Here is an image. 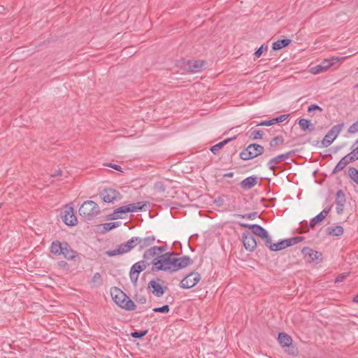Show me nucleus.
<instances>
[{
	"mask_svg": "<svg viewBox=\"0 0 358 358\" xmlns=\"http://www.w3.org/2000/svg\"><path fill=\"white\" fill-rule=\"evenodd\" d=\"M355 144H358V139L356 141Z\"/></svg>",
	"mask_w": 358,
	"mask_h": 358,
	"instance_id": "338daca9",
	"label": "nucleus"
},
{
	"mask_svg": "<svg viewBox=\"0 0 358 358\" xmlns=\"http://www.w3.org/2000/svg\"><path fill=\"white\" fill-rule=\"evenodd\" d=\"M103 280L101 274L98 272L95 273L92 278L91 285L94 287H99L102 285Z\"/></svg>",
	"mask_w": 358,
	"mask_h": 358,
	"instance_id": "c756f323",
	"label": "nucleus"
},
{
	"mask_svg": "<svg viewBox=\"0 0 358 358\" xmlns=\"http://www.w3.org/2000/svg\"><path fill=\"white\" fill-rule=\"evenodd\" d=\"M130 250H131L129 247V243L126 242L119 245L117 248L114 250H107L106 252V255H107L108 257H114L119 255H123L129 252Z\"/></svg>",
	"mask_w": 358,
	"mask_h": 358,
	"instance_id": "6ab92c4d",
	"label": "nucleus"
},
{
	"mask_svg": "<svg viewBox=\"0 0 358 358\" xmlns=\"http://www.w3.org/2000/svg\"><path fill=\"white\" fill-rule=\"evenodd\" d=\"M267 49H268V46L263 44L255 52V55L257 57H259L262 55V54L263 53V52L266 51Z\"/></svg>",
	"mask_w": 358,
	"mask_h": 358,
	"instance_id": "79ce46f5",
	"label": "nucleus"
},
{
	"mask_svg": "<svg viewBox=\"0 0 358 358\" xmlns=\"http://www.w3.org/2000/svg\"><path fill=\"white\" fill-rule=\"evenodd\" d=\"M62 218L64 222L69 226H75L78 222L77 217L73 213V208L69 205L65 206L64 210L62 213Z\"/></svg>",
	"mask_w": 358,
	"mask_h": 358,
	"instance_id": "9d476101",
	"label": "nucleus"
},
{
	"mask_svg": "<svg viewBox=\"0 0 358 358\" xmlns=\"http://www.w3.org/2000/svg\"><path fill=\"white\" fill-rule=\"evenodd\" d=\"M138 250H142L152 245L156 240L155 236L151 235L144 238L138 236Z\"/></svg>",
	"mask_w": 358,
	"mask_h": 358,
	"instance_id": "412c9836",
	"label": "nucleus"
},
{
	"mask_svg": "<svg viewBox=\"0 0 358 358\" xmlns=\"http://www.w3.org/2000/svg\"><path fill=\"white\" fill-rule=\"evenodd\" d=\"M355 88H358V83L355 86Z\"/></svg>",
	"mask_w": 358,
	"mask_h": 358,
	"instance_id": "69168bd1",
	"label": "nucleus"
},
{
	"mask_svg": "<svg viewBox=\"0 0 358 358\" xmlns=\"http://www.w3.org/2000/svg\"><path fill=\"white\" fill-rule=\"evenodd\" d=\"M314 110H319L320 112H322V108L316 104H312L308 106V113H311L312 111H314Z\"/></svg>",
	"mask_w": 358,
	"mask_h": 358,
	"instance_id": "09e8293b",
	"label": "nucleus"
},
{
	"mask_svg": "<svg viewBox=\"0 0 358 358\" xmlns=\"http://www.w3.org/2000/svg\"><path fill=\"white\" fill-rule=\"evenodd\" d=\"M62 255L68 260H74L78 257V252L73 250L66 242H64Z\"/></svg>",
	"mask_w": 358,
	"mask_h": 358,
	"instance_id": "5701e85b",
	"label": "nucleus"
},
{
	"mask_svg": "<svg viewBox=\"0 0 358 358\" xmlns=\"http://www.w3.org/2000/svg\"><path fill=\"white\" fill-rule=\"evenodd\" d=\"M148 289H151L152 293L157 297L162 296L167 289L166 287H162L157 281L152 280L148 282Z\"/></svg>",
	"mask_w": 358,
	"mask_h": 358,
	"instance_id": "f3484780",
	"label": "nucleus"
},
{
	"mask_svg": "<svg viewBox=\"0 0 358 358\" xmlns=\"http://www.w3.org/2000/svg\"><path fill=\"white\" fill-rule=\"evenodd\" d=\"M338 61V58L332 57L331 59H324L321 63L320 65L322 66V68L324 71L327 70L329 67H331L334 64L337 62Z\"/></svg>",
	"mask_w": 358,
	"mask_h": 358,
	"instance_id": "7c9ffc66",
	"label": "nucleus"
},
{
	"mask_svg": "<svg viewBox=\"0 0 358 358\" xmlns=\"http://www.w3.org/2000/svg\"><path fill=\"white\" fill-rule=\"evenodd\" d=\"M205 64V61L203 60H189L185 64V68L189 72L195 73L200 72Z\"/></svg>",
	"mask_w": 358,
	"mask_h": 358,
	"instance_id": "dca6fc26",
	"label": "nucleus"
},
{
	"mask_svg": "<svg viewBox=\"0 0 358 358\" xmlns=\"http://www.w3.org/2000/svg\"><path fill=\"white\" fill-rule=\"evenodd\" d=\"M323 71H324V70L323 69V68H322V66L320 65V64L311 68V69H310V72L313 74H318Z\"/></svg>",
	"mask_w": 358,
	"mask_h": 358,
	"instance_id": "de8ad7c7",
	"label": "nucleus"
},
{
	"mask_svg": "<svg viewBox=\"0 0 358 358\" xmlns=\"http://www.w3.org/2000/svg\"><path fill=\"white\" fill-rule=\"evenodd\" d=\"M327 233L331 236H339L343 234V228L340 225L329 227L327 229Z\"/></svg>",
	"mask_w": 358,
	"mask_h": 358,
	"instance_id": "bb28decb",
	"label": "nucleus"
},
{
	"mask_svg": "<svg viewBox=\"0 0 358 358\" xmlns=\"http://www.w3.org/2000/svg\"><path fill=\"white\" fill-rule=\"evenodd\" d=\"M290 43L291 40L289 39L278 40L273 43L272 48L274 50H278L287 46Z\"/></svg>",
	"mask_w": 358,
	"mask_h": 358,
	"instance_id": "c85d7f7f",
	"label": "nucleus"
},
{
	"mask_svg": "<svg viewBox=\"0 0 358 358\" xmlns=\"http://www.w3.org/2000/svg\"><path fill=\"white\" fill-rule=\"evenodd\" d=\"M346 202L345 195L341 189L336 192L335 203L336 205V213L341 215L343 212L344 206Z\"/></svg>",
	"mask_w": 358,
	"mask_h": 358,
	"instance_id": "a211bd4d",
	"label": "nucleus"
},
{
	"mask_svg": "<svg viewBox=\"0 0 358 358\" xmlns=\"http://www.w3.org/2000/svg\"><path fill=\"white\" fill-rule=\"evenodd\" d=\"M266 245L268 247L271 251L276 252L290 246V241L288 240V238L282 240L276 243H273L271 241V243H266Z\"/></svg>",
	"mask_w": 358,
	"mask_h": 358,
	"instance_id": "4be33fe9",
	"label": "nucleus"
},
{
	"mask_svg": "<svg viewBox=\"0 0 358 358\" xmlns=\"http://www.w3.org/2000/svg\"><path fill=\"white\" fill-rule=\"evenodd\" d=\"M106 166L110 167V168H113L115 170H117V171H121V166H119V165H117V164H108Z\"/></svg>",
	"mask_w": 358,
	"mask_h": 358,
	"instance_id": "6e6d98bb",
	"label": "nucleus"
},
{
	"mask_svg": "<svg viewBox=\"0 0 358 358\" xmlns=\"http://www.w3.org/2000/svg\"><path fill=\"white\" fill-rule=\"evenodd\" d=\"M127 243H129V247L130 250H132L136 245H138V236L132 237L131 239L127 241Z\"/></svg>",
	"mask_w": 358,
	"mask_h": 358,
	"instance_id": "58836bf2",
	"label": "nucleus"
},
{
	"mask_svg": "<svg viewBox=\"0 0 358 358\" xmlns=\"http://www.w3.org/2000/svg\"><path fill=\"white\" fill-rule=\"evenodd\" d=\"M143 308H141V309L139 310V311H138V312H139V313H141V312H143Z\"/></svg>",
	"mask_w": 358,
	"mask_h": 358,
	"instance_id": "0e129e2a",
	"label": "nucleus"
},
{
	"mask_svg": "<svg viewBox=\"0 0 358 358\" xmlns=\"http://www.w3.org/2000/svg\"><path fill=\"white\" fill-rule=\"evenodd\" d=\"M264 148L257 143H251L240 153V157L243 160L254 159L264 153Z\"/></svg>",
	"mask_w": 358,
	"mask_h": 358,
	"instance_id": "39448f33",
	"label": "nucleus"
},
{
	"mask_svg": "<svg viewBox=\"0 0 358 358\" xmlns=\"http://www.w3.org/2000/svg\"><path fill=\"white\" fill-rule=\"evenodd\" d=\"M201 280V275L197 272H192L184 278L180 282L182 289H189L195 286Z\"/></svg>",
	"mask_w": 358,
	"mask_h": 358,
	"instance_id": "1a4fd4ad",
	"label": "nucleus"
},
{
	"mask_svg": "<svg viewBox=\"0 0 358 358\" xmlns=\"http://www.w3.org/2000/svg\"><path fill=\"white\" fill-rule=\"evenodd\" d=\"M143 262H146L148 266L152 264V271H164L175 272L193 264V260L189 256L178 257L175 252H166L158 256L153 247L147 249L143 255Z\"/></svg>",
	"mask_w": 358,
	"mask_h": 358,
	"instance_id": "f257e3e1",
	"label": "nucleus"
},
{
	"mask_svg": "<svg viewBox=\"0 0 358 358\" xmlns=\"http://www.w3.org/2000/svg\"><path fill=\"white\" fill-rule=\"evenodd\" d=\"M222 199L220 197L217 200H215L216 203H219V205H221L222 203Z\"/></svg>",
	"mask_w": 358,
	"mask_h": 358,
	"instance_id": "052dcab7",
	"label": "nucleus"
},
{
	"mask_svg": "<svg viewBox=\"0 0 358 358\" xmlns=\"http://www.w3.org/2000/svg\"><path fill=\"white\" fill-rule=\"evenodd\" d=\"M119 226V222H109L104 224V229L107 231H109Z\"/></svg>",
	"mask_w": 358,
	"mask_h": 358,
	"instance_id": "a18cd8bd",
	"label": "nucleus"
},
{
	"mask_svg": "<svg viewBox=\"0 0 358 358\" xmlns=\"http://www.w3.org/2000/svg\"><path fill=\"white\" fill-rule=\"evenodd\" d=\"M136 301L138 303H141L142 304H144L146 303V299L144 296L139 297L136 299Z\"/></svg>",
	"mask_w": 358,
	"mask_h": 358,
	"instance_id": "4d7b16f0",
	"label": "nucleus"
},
{
	"mask_svg": "<svg viewBox=\"0 0 358 358\" xmlns=\"http://www.w3.org/2000/svg\"><path fill=\"white\" fill-rule=\"evenodd\" d=\"M348 133L355 134L358 132V120L353 123L348 129Z\"/></svg>",
	"mask_w": 358,
	"mask_h": 358,
	"instance_id": "c03bdc74",
	"label": "nucleus"
},
{
	"mask_svg": "<svg viewBox=\"0 0 358 358\" xmlns=\"http://www.w3.org/2000/svg\"><path fill=\"white\" fill-rule=\"evenodd\" d=\"M304 237L303 236H295L291 238H288V240L290 241V246L302 241Z\"/></svg>",
	"mask_w": 358,
	"mask_h": 358,
	"instance_id": "49530a36",
	"label": "nucleus"
},
{
	"mask_svg": "<svg viewBox=\"0 0 358 358\" xmlns=\"http://www.w3.org/2000/svg\"><path fill=\"white\" fill-rule=\"evenodd\" d=\"M154 250L156 251L158 256L164 255V252L166 250V246L162 245V246H153Z\"/></svg>",
	"mask_w": 358,
	"mask_h": 358,
	"instance_id": "37998d69",
	"label": "nucleus"
},
{
	"mask_svg": "<svg viewBox=\"0 0 358 358\" xmlns=\"http://www.w3.org/2000/svg\"><path fill=\"white\" fill-rule=\"evenodd\" d=\"M148 333L147 330L144 331H135L131 334V337L135 338H141Z\"/></svg>",
	"mask_w": 358,
	"mask_h": 358,
	"instance_id": "4c0bfd02",
	"label": "nucleus"
},
{
	"mask_svg": "<svg viewBox=\"0 0 358 358\" xmlns=\"http://www.w3.org/2000/svg\"><path fill=\"white\" fill-rule=\"evenodd\" d=\"M59 264H60V266H65L67 264H66V262L62 261V262H59Z\"/></svg>",
	"mask_w": 358,
	"mask_h": 358,
	"instance_id": "e2e57ef3",
	"label": "nucleus"
},
{
	"mask_svg": "<svg viewBox=\"0 0 358 358\" xmlns=\"http://www.w3.org/2000/svg\"><path fill=\"white\" fill-rule=\"evenodd\" d=\"M234 139H236V136L222 141V142L212 146L210 150L213 154L216 155L220 149H222L226 144Z\"/></svg>",
	"mask_w": 358,
	"mask_h": 358,
	"instance_id": "a878e982",
	"label": "nucleus"
},
{
	"mask_svg": "<svg viewBox=\"0 0 358 358\" xmlns=\"http://www.w3.org/2000/svg\"><path fill=\"white\" fill-rule=\"evenodd\" d=\"M348 176L356 184L358 185V170L354 167H350L348 169Z\"/></svg>",
	"mask_w": 358,
	"mask_h": 358,
	"instance_id": "473e14b6",
	"label": "nucleus"
},
{
	"mask_svg": "<svg viewBox=\"0 0 358 358\" xmlns=\"http://www.w3.org/2000/svg\"><path fill=\"white\" fill-rule=\"evenodd\" d=\"M243 243L248 251H253L257 248V241L254 235L250 232L243 233Z\"/></svg>",
	"mask_w": 358,
	"mask_h": 358,
	"instance_id": "4468645a",
	"label": "nucleus"
},
{
	"mask_svg": "<svg viewBox=\"0 0 358 358\" xmlns=\"http://www.w3.org/2000/svg\"><path fill=\"white\" fill-rule=\"evenodd\" d=\"M64 242L61 243L59 241H53L50 246V252L55 255H62Z\"/></svg>",
	"mask_w": 358,
	"mask_h": 358,
	"instance_id": "393cba45",
	"label": "nucleus"
},
{
	"mask_svg": "<svg viewBox=\"0 0 358 358\" xmlns=\"http://www.w3.org/2000/svg\"><path fill=\"white\" fill-rule=\"evenodd\" d=\"M169 310H170L169 306L167 304L164 305L162 307L154 308L152 309V310L155 313H167L169 312Z\"/></svg>",
	"mask_w": 358,
	"mask_h": 358,
	"instance_id": "e433bc0d",
	"label": "nucleus"
},
{
	"mask_svg": "<svg viewBox=\"0 0 358 358\" xmlns=\"http://www.w3.org/2000/svg\"><path fill=\"white\" fill-rule=\"evenodd\" d=\"M111 296L114 302L122 309L131 311L136 308L134 302L118 288L115 287L111 291Z\"/></svg>",
	"mask_w": 358,
	"mask_h": 358,
	"instance_id": "7ed1b4c3",
	"label": "nucleus"
},
{
	"mask_svg": "<svg viewBox=\"0 0 358 358\" xmlns=\"http://www.w3.org/2000/svg\"><path fill=\"white\" fill-rule=\"evenodd\" d=\"M331 206L324 208V210L322 212H320L317 215L314 217L310 220V222L308 224V227L310 228H314L317 224L323 221L325 219V217L327 216V215L329 213V212L331 211Z\"/></svg>",
	"mask_w": 358,
	"mask_h": 358,
	"instance_id": "aec40b11",
	"label": "nucleus"
},
{
	"mask_svg": "<svg viewBox=\"0 0 358 358\" xmlns=\"http://www.w3.org/2000/svg\"><path fill=\"white\" fill-rule=\"evenodd\" d=\"M61 174H62V171L58 170V171H56L54 173L51 174L50 176L52 178H55L56 176H61Z\"/></svg>",
	"mask_w": 358,
	"mask_h": 358,
	"instance_id": "13d9d810",
	"label": "nucleus"
},
{
	"mask_svg": "<svg viewBox=\"0 0 358 358\" xmlns=\"http://www.w3.org/2000/svg\"><path fill=\"white\" fill-rule=\"evenodd\" d=\"M154 189L158 192H164L166 190V187L162 182L159 181L155 183Z\"/></svg>",
	"mask_w": 358,
	"mask_h": 358,
	"instance_id": "ea45409f",
	"label": "nucleus"
},
{
	"mask_svg": "<svg viewBox=\"0 0 358 358\" xmlns=\"http://www.w3.org/2000/svg\"><path fill=\"white\" fill-rule=\"evenodd\" d=\"M278 340L279 343L282 348H289V354L295 355L296 349L292 346V338L285 333H280L278 334Z\"/></svg>",
	"mask_w": 358,
	"mask_h": 358,
	"instance_id": "f8f14e48",
	"label": "nucleus"
},
{
	"mask_svg": "<svg viewBox=\"0 0 358 358\" xmlns=\"http://www.w3.org/2000/svg\"><path fill=\"white\" fill-rule=\"evenodd\" d=\"M343 127V123L336 124L331 127V129L328 131V133L324 137L322 143L324 147L329 146L333 141L336 139L338 135L342 130Z\"/></svg>",
	"mask_w": 358,
	"mask_h": 358,
	"instance_id": "6e6552de",
	"label": "nucleus"
},
{
	"mask_svg": "<svg viewBox=\"0 0 358 358\" xmlns=\"http://www.w3.org/2000/svg\"><path fill=\"white\" fill-rule=\"evenodd\" d=\"M264 136V131L262 130H253L251 131L250 137L253 140L262 139Z\"/></svg>",
	"mask_w": 358,
	"mask_h": 358,
	"instance_id": "f704fd0d",
	"label": "nucleus"
},
{
	"mask_svg": "<svg viewBox=\"0 0 358 358\" xmlns=\"http://www.w3.org/2000/svg\"><path fill=\"white\" fill-rule=\"evenodd\" d=\"M348 275H349L348 273H343L340 274L336 278L335 282L338 283V282H343L348 277Z\"/></svg>",
	"mask_w": 358,
	"mask_h": 358,
	"instance_id": "8fccbe9b",
	"label": "nucleus"
},
{
	"mask_svg": "<svg viewBox=\"0 0 358 358\" xmlns=\"http://www.w3.org/2000/svg\"><path fill=\"white\" fill-rule=\"evenodd\" d=\"M145 205L146 202L139 201L119 207L108 216V219L110 220L122 219L124 217V214L142 210Z\"/></svg>",
	"mask_w": 358,
	"mask_h": 358,
	"instance_id": "f03ea898",
	"label": "nucleus"
},
{
	"mask_svg": "<svg viewBox=\"0 0 358 358\" xmlns=\"http://www.w3.org/2000/svg\"><path fill=\"white\" fill-rule=\"evenodd\" d=\"M284 138L282 136H278L271 139L269 143L271 148H275L280 145L283 144Z\"/></svg>",
	"mask_w": 358,
	"mask_h": 358,
	"instance_id": "2f4dec72",
	"label": "nucleus"
},
{
	"mask_svg": "<svg viewBox=\"0 0 358 358\" xmlns=\"http://www.w3.org/2000/svg\"><path fill=\"white\" fill-rule=\"evenodd\" d=\"M346 162L342 158L335 166L333 173H336L345 168L347 166Z\"/></svg>",
	"mask_w": 358,
	"mask_h": 358,
	"instance_id": "72a5a7b5",
	"label": "nucleus"
},
{
	"mask_svg": "<svg viewBox=\"0 0 358 358\" xmlns=\"http://www.w3.org/2000/svg\"><path fill=\"white\" fill-rule=\"evenodd\" d=\"M299 125L303 131H313L315 129L314 125L310 122V121L304 118L299 120Z\"/></svg>",
	"mask_w": 358,
	"mask_h": 358,
	"instance_id": "cd10ccee",
	"label": "nucleus"
},
{
	"mask_svg": "<svg viewBox=\"0 0 358 358\" xmlns=\"http://www.w3.org/2000/svg\"><path fill=\"white\" fill-rule=\"evenodd\" d=\"M239 225L244 228H248L252 230V234L257 235L264 240L265 245L271 243V238L268 235V231L259 224H250L246 223H239Z\"/></svg>",
	"mask_w": 358,
	"mask_h": 358,
	"instance_id": "423d86ee",
	"label": "nucleus"
},
{
	"mask_svg": "<svg viewBox=\"0 0 358 358\" xmlns=\"http://www.w3.org/2000/svg\"><path fill=\"white\" fill-rule=\"evenodd\" d=\"M223 176L224 178H232L234 176V173L233 172H229V173H227L224 174Z\"/></svg>",
	"mask_w": 358,
	"mask_h": 358,
	"instance_id": "bf43d9fd",
	"label": "nucleus"
},
{
	"mask_svg": "<svg viewBox=\"0 0 358 358\" xmlns=\"http://www.w3.org/2000/svg\"><path fill=\"white\" fill-rule=\"evenodd\" d=\"M99 196L106 203H113L122 199L121 194L113 188H105L99 193Z\"/></svg>",
	"mask_w": 358,
	"mask_h": 358,
	"instance_id": "0eeeda50",
	"label": "nucleus"
},
{
	"mask_svg": "<svg viewBox=\"0 0 358 358\" xmlns=\"http://www.w3.org/2000/svg\"><path fill=\"white\" fill-rule=\"evenodd\" d=\"M257 183V178L256 176H249L243 180L240 185L243 189H250L252 188Z\"/></svg>",
	"mask_w": 358,
	"mask_h": 358,
	"instance_id": "b1692460",
	"label": "nucleus"
},
{
	"mask_svg": "<svg viewBox=\"0 0 358 358\" xmlns=\"http://www.w3.org/2000/svg\"><path fill=\"white\" fill-rule=\"evenodd\" d=\"M148 266L146 262L140 261L134 264L130 270V278L133 282H136L139 273L145 270Z\"/></svg>",
	"mask_w": 358,
	"mask_h": 358,
	"instance_id": "ddd939ff",
	"label": "nucleus"
},
{
	"mask_svg": "<svg viewBox=\"0 0 358 358\" xmlns=\"http://www.w3.org/2000/svg\"><path fill=\"white\" fill-rule=\"evenodd\" d=\"M273 124L272 119L270 120L262 121L257 124V126H271Z\"/></svg>",
	"mask_w": 358,
	"mask_h": 358,
	"instance_id": "864d4df0",
	"label": "nucleus"
},
{
	"mask_svg": "<svg viewBox=\"0 0 358 358\" xmlns=\"http://www.w3.org/2000/svg\"><path fill=\"white\" fill-rule=\"evenodd\" d=\"M234 216L238 217L248 219V220H254L258 216V213H257V212H252V213H250L248 214H243V215L236 214V215H234Z\"/></svg>",
	"mask_w": 358,
	"mask_h": 358,
	"instance_id": "c9c22d12",
	"label": "nucleus"
},
{
	"mask_svg": "<svg viewBox=\"0 0 358 358\" xmlns=\"http://www.w3.org/2000/svg\"><path fill=\"white\" fill-rule=\"evenodd\" d=\"M100 213V208L97 203L91 200L83 202L79 208V214L87 220H92Z\"/></svg>",
	"mask_w": 358,
	"mask_h": 358,
	"instance_id": "20e7f679",
	"label": "nucleus"
},
{
	"mask_svg": "<svg viewBox=\"0 0 358 358\" xmlns=\"http://www.w3.org/2000/svg\"><path fill=\"white\" fill-rule=\"evenodd\" d=\"M301 252L304 259L308 263H319V259L322 255L319 252L315 251L308 247L303 248L301 250Z\"/></svg>",
	"mask_w": 358,
	"mask_h": 358,
	"instance_id": "9b49d317",
	"label": "nucleus"
},
{
	"mask_svg": "<svg viewBox=\"0 0 358 358\" xmlns=\"http://www.w3.org/2000/svg\"><path fill=\"white\" fill-rule=\"evenodd\" d=\"M352 155L353 156L352 158L355 159V160L358 159V146L352 150V151L350 152Z\"/></svg>",
	"mask_w": 358,
	"mask_h": 358,
	"instance_id": "5fc2aeb1",
	"label": "nucleus"
},
{
	"mask_svg": "<svg viewBox=\"0 0 358 358\" xmlns=\"http://www.w3.org/2000/svg\"><path fill=\"white\" fill-rule=\"evenodd\" d=\"M352 155L351 153L348 154L345 157H343V159L346 162L347 164H350V162L356 161L355 159L352 158Z\"/></svg>",
	"mask_w": 358,
	"mask_h": 358,
	"instance_id": "603ef678",
	"label": "nucleus"
},
{
	"mask_svg": "<svg viewBox=\"0 0 358 358\" xmlns=\"http://www.w3.org/2000/svg\"><path fill=\"white\" fill-rule=\"evenodd\" d=\"M288 117H289V115H281L277 117L273 118L272 121L273 122V124H277V123H280V122H282L285 120H286Z\"/></svg>",
	"mask_w": 358,
	"mask_h": 358,
	"instance_id": "a19ab883",
	"label": "nucleus"
},
{
	"mask_svg": "<svg viewBox=\"0 0 358 358\" xmlns=\"http://www.w3.org/2000/svg\"><path fill=\"white\" fill-rule=\"evenodd\" d=\"M294 153V151H289L271 159L268 162L269 169L274 172L275 169V164L280 163L282 161L288 159Z\"/></svg>",
	"mask_w": 358,
	"mask_h": 358,
	"instance_id": "2eb2a0df",
	"label": "nucleus"
},
{
	"mask_svg": "<svg viewBox=\"0 0 358 358\" xmlns=\"http://www.w3.org/2000/svg\"><path fill=\"white\" fill-rule=\"evenodd\" d=\"M353 301L358 303V294L354 298Z\"/></svg>",
	"mask_w": 358,
	"mask_h": 358,
	"instance_id": "680f3d73",
	"label": "nucleus"
},
{
	"mask_svg": "<svg viewBox=\"0 0 358 358\" xmlns=\"http://www.w3.org/2000/svg\"><path fill=\"white\" fill-rule=\"evenodd\" d=\"M352 155L351 153L348 154L345 157H343V159L346 162L347 164H350V162L356 161L355 159L352 158Z\"/></svg>",
	"mask_w": 358,
	"mask_h": 358,
	"instance_id": "3c124183",
	"label": "nucleus"
}]
</instances>
